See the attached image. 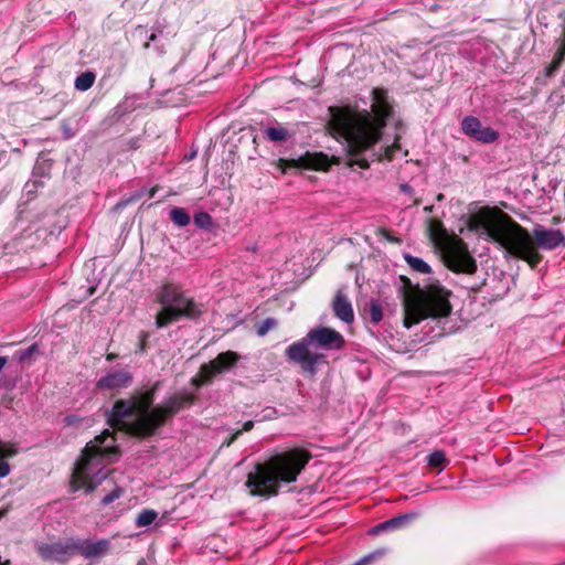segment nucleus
<instances>
[{
  "instance_id": "22",
  "label": "nucleus",
  "mask_w": 565,
  "mask_h": 565,
  "mask_svg": "<svg viewBox=\"0 0 565 565\" xmlns=\"http://www.w3.org/2000/svg\"><path fill=\"white\" fill-rule=\"evenodd\" d=\"M170 218L180 227H184L190 223V215L183 207H173L170 211Z\"/></svg>"
},
{
  "instance_id": "29",
  "label": "nucleus",
  "mask_w": 565,
  "mask_h": 565,
  "mask_svg": "<svg viewBox=\"0 0 565 565\" xmlns=\"http://www.w3.org/2000/svg\"><path fill=\"white\" fill-rule=\"evenodd\" d=\"M122 494H124V489L120 487H116L115 489H113L108 494H106L102 499L100 503L103 507L109 505L115 500L119 499Z\"/></svg>"
},
{
  "instance_id": "30",
  "label": "nucleus",
  "mask_w": 565,
  "mask_h": 565,
  "mask_svg": "<svg viewBox=\"0 0 565 565\" xmlns=\"http://www.w3.org/2000/svg\"><path fill=\"white\" fill-rule=\"evenodd\" d=\"M17 454L13 446L7 447L0 441V458L12 457Z\"/></svg>"
},
{
  "instance_id": "20",
  "label": "nucleus",
  "mask_w": 565,
  "mask_h": 565,
  "mask_svg": "<svg viewBox=\"0 0 565 565\" xmlns=\"http://www.w3.org/2000/svg\"><path fill=\"white\" fill-rule=\"evenodd\" d=\"M407 265L415 271L420 274H429L431 271L430 266L422 258L406 254L404 256Z\"/></svg>"
},
{
  "instance_id": "40",
  "label": "nucleus",
  "mask_w": 565,
  "mask_h": 565,
  "mask_svg": "<svg viewBox=\"0 0 565 565\" xmlns=\"http://www.w3.org/2000/svg\"><path fill=\"white\" fill-rule=\"evenodd\" d=\"M443 199H444V195L441 193L437 195L438 201H441Z\"/></svg>"
},
{
  "instance_id": "15",
  "label": "nucleus",
  "mask_w": 565,
  "mask_h": 565,
  "mask_svg": "<svg viewBox=\"0 0 565 565\" xmlns=\"http://www.w3.org/2000/svg\"><path fill=\"white\" fill-rule=\"evenodd\" d=\"M332 309L334 315L345 323L354 320V312L350 300L344 294L339 290L332 301Z\"/></svg>"
},
{
  "instance_id": "13",
  "label": "nucleus",
  "mask_w": 565,
  "mask_h": 565,
  "mask_svg": "<svg viewBox=\"0 0 565 565\" xmlns=\"http://www.w3.org/2000/svg\"><path fill=\"white\" fill-rule=\"evenodd\" d=\"M111 542L108 539H100L92 541L88 539H75L76 554L82 555L87 559L100 558L107 555L110 551Z\"/></svg>"
},
{
  "instance_id": "38",
  "label": "nucleus",
  "mask_w": 565,
  "mask_h": 565,
  "mask_svg": "<svg viewBox=\"0 0 565 565\" xmlns=\"http://www.w3.org/2000/svg\"><path fill=\"white\" fill-rule=\"evenodd\" d=\"M116 358H117V355H116V354H114V353H109V354H107V360H108V361H114Z\"/></svg>"
},
{
  "instance_id": "26",
  "label": "nucleus",
  "mask_w": 565,
  "mask_h": 565,
  "mask_svg": "<svg viewBox=\"0 0 565 565\" xmlns=\"http://www.w3.org/2000/svg\"><path fill=\"white\" fill-rule=\"evenodd\" d=\"M39 351V347L38 344H31L29 348L26 349H23V350H20L15 353V358L20 361V362H26V361H31L34 353H36Z\"/></svg>"
},
{
  "instance_id": "5",
  "label": "nucleus",
  "mask_w": 565,
  "mask_h": 565,
  "mask_svg": "<svg viewBox=\"0 0 565 565\" xmlns=\"http://www.w3.org/2000/svg\"><path fill=\"white\" fill-rule=\"evenodd\" d=\"M118 456L119 449L116 446V439L108 429H105L83 449L72 475L73 490L94 491L107 477L104 471L106 465L117 459Z\"/></svg>"
},
{
  "instance_id": "19",
  "label": "nucleus",
  "mask_w": 565,
  "mask_h": 565,
  "mask_svg": "<svg viewBox=\"0 0 565 565\" xmlns=\"http://www.w3.org/2000/svg\"><path fill=\"white\" fill-rule=\"evenodd\" d=\"M366 315H369L370 320L377 324L383 319V309L382 305L376 299H371L364 308Z\"/></svg>"
},
{
  "instance_id": "31",
  "label": "nucleus",
  "mask_w": 565,
  "mask_h": 565,
  "mask_svg": "<svg viewBox=\"0 0 565 565\" xmlns=\"http://www.w3.org/2000/svg\"><path fill=\"white\" fill-rule=\"evenodd\" d=\"M82 422V418L77 415H67L65 418H64V423L65 425L67 426H77L79 423Z\"/></svg>"
},
{
  "instance_id": "8",
  "label": "nucleus",
  "mask_w": 565,
  "mask_h": 565,
  "mask_svg": "<svg viewBox=\"0 0 565 565\" xmlns=\"http://www.w3.org/2000/svg\"><path fill=\"white\" fill-rule=\"evenodd\" d=\"M161 309L156 316L158 329L166 328L182 318L196 319L203 313V305L196 302L181 286L167 282L157 292Z\"/></svg>"
},
{
  "instance_id": "28",
  "label": "nucleus",
  "mask_w": 565,
  "mask_h": 565,
  "mask_svg": "<svg viewBox=\"0 0 565 565\" xmlns=\"http://www.w3.org/2000/svg\"><path fill=\"white\" fill-rule=\"evenodd\" d=\"M194 223L201 228H209L212 224V217L206 212H200L194 215Z\"/></svg>"
},
{
  "instance_id": "14",
  "label": "nucleus",
  "mask_w": 565,
  "mask_h": 565,
  "mask_svg": "<svg viewBox=\"0 0 565 565\" xmlns=\"http://www.w3.org/2000/svg\"><path fill=\"white\" fill-rule=\"evenodd\" d=\"M132 380V374L129 371H110L97 381L96 387L100 391H118L128 387Z\"/></svg>"
},
{
  "instance_id": "1",
  "label": "nucleus",
  "mask_w": 565,
  "mask_h": 565,
  "mask_svg": "<svg viewBox=\"0 0 565 565\" xmlns=\"http://www.w3.org/2000/svg\"><path fill=\"white\" fill-rule=\"evenodd\" d=\"M469 227L480 237L498 243L510 255L525 260L532 268L542 260L537 248L553 250L565 247V235L561 230L535 225L531 235L498 209H481L471 216Z\"/></svg>"
},
{
  "instance_id": "16",
  "label": "nucleus",
  "mask_w": 565,
  "mask_h": 565,
  "mask_svg": "<svg viewBox=\"0 0 565 565\" xmlns=\"http://www.w3.org/2000/svg\"><path fill=\"white\" fill-rule=\"evenodd\" d=\"M416 516L417 514L413 512L397 515L372 527L370 534L377 535L384 531L401 529Z\"/></svg>"
},
{
  "instance_id": "42",
  "label": "nucleus",
  "mask_w": 565,
  "mask_h": 565,
  "mask_svg": "<svg viewBox=\"0 0 565 565\" xmlns=\"http://www.w3.org/2000/svg\"><path fill=\"white\" fill-rule=\"evenodd\" d=\"M425 210L431 211V210H433V206L425 207Z\"/></svg>"
},
{
  "instance_id": "7",
  "label": "nucleus",
  "mask_w": 565,
  "mask_h": 565,
  "mask_svg": "<svg viewBox=\"0 0 565 565\" xmlns=\"http://www.w3.org/2000/svg\"><path fill=\"white\" fill-rule=\"evenodd\" d=\"M451 292L438 281L417 288L415 295L404 299V326L409 329L427 318H444L451 312Z\"/></svg>"
},
{
  "instance_id": "37",
  "label": "nucleus",
  "mask_w": 565,
  "mask_h": 565,
  "mask_svg": "<svg viewBox=\"0 0 565 565\" xmlns=\"http://www.w3.org/2000/svg\"><path fill=\"white\" fill-rule=\"evenodd\" d=\"M401 189H402V191H404V192H406V193H411V192H412V188H411V185H408V184H406V183H405V184H402V185H401Z\"/></svg>"
},
{
  "instance_id": "39",
  "label": "nucleus",
  "mask_w": 565,
  "mask_h": 565,
  "mask_svg": "<svg viewBox=\"0 0 565 565\" xmlns=\"http://www.w3.org/2000/svg\"><path fill=\"white\" fill-rule=\"evenodd\" d=\"M136 31H137V32H139V33H140V35H142L143 33H146V31H145V29H143L142 26H138V28L136 29Z\"/></svg>"
},
{
  "instance_id": "10",
  "label": "nucleus",
  "mask_w": 565,
  "mask_h": 565,
  "mask_svg": "<svg viewBox=\"0 0 565 565\" xmlns=\"http://www.w3.org/2000/svg\"><path fill=\"white\" fill-rule=\"evenodd\" d=\"M241 359L239 354L234 351L220 353L209 363H204L200 367L199 377L192 381L196 385H202L213 381L215 376L231 370Z\"/></svg>"
},
{
  "instance_id": "6",
  "label": "nucleus",
  "mask_w": 565,
  "mask_h": 565,
  "mask_svg": "<svg viewBox=\"0 0 565 565\" xmlns=\"http://www.w3.org/2000/svg\"><path fill=\"white\" fill-rule=\"evenodd\" d=\"M344 344L345 340L340 332L328 327H318L309 330L301 340L290 344L285 354L290 362L315 375L317 364L324 362L326 359V355L319 351L340 350Z\"/></svg>"
},
{
  "instance_id": "24",
  "label": "nucleus",
  "mask_w": 565,
  "mask_h": 565,
  "mask_svg": "<svg viewBox=\"0 0 565 565\" xmlns=\"http://www.w3.org/2000/svg\"><path fill=\"white\" fill-rule=\"evenodd\" d=\"M386 553H387V548H385V547L379 548L376 551H373L369 555H365L364 557L359 559L353 565H369L374 559L383 557Z\"/></svg>"
},
{
  "instance_id": "18",
  "label": "nucleus",
  "mask_w": 565,
  "mask_h": 565,
  "mask_svg": "<svg viewBox=\"0 0 565 565\" xmlns=\"http://www.w3.org/2000/svg\"><path fill=\"white\" fill-rule=\"evenodd\" d=\"M264 136L273 142H282L290 138V132L287 128L277 124L276 126L267 127L264 130Z\"/></svg>"
},
{
  "instance_id": "23",
  "label": "nucleus",
  "mask_w": 565,
  "mask_h": 565,
  "mask_svg": "<svg viewBox=\"0 0 565 565\" xmlns=\"http://www.w3.org/2000/svg\"><path fill=\"white\" fill-rule=\"evenodd\" d=\"M158 518V513L154 510H142L137 519H136V525L138 527L148 526Z\"/></svg>"
},
{
  "instance_id": "11",
  "label": "nucleus",
  "mask_w": 565,
  "mask_h": 565,
  "mask_svg": "<svg viewBox=\"0 0 565 565\" xmlns=\"http://www.w3.org/2000/svg\"><path fill=\"white\" fill-rule=\"evenodd\" d=\"M39 555L46 562L65 563L76 555L75 539L71 537L64 542L43 543L36 547Z\"/></svg>"
},
{
  "instance_id": "25",
  "label": "nucleus",
  "mask_w": 565,
  "mask_h": 565,
  "mask_svg": "<svg viewBox=\"0 0 565 565\" xmlns=\"http://www.w3.org/2000/svg\"><path fill=\"white\" fill-rule=\"evenodd\" d=\"M427 462L430 467L441 468L446 462V456L444 451H434L427 457Z\"/></svg>"
},
{
  "instance_id": "34",
  "label": "nucleus",
  "mask_w": 565,
  "mask_h": 565,
  "mask_svg": "<svg viewBox=\"0 0 565 565\" xmlns=\"http://www.w3.org/2000/svg\"><path fill=\"white\" fill-rule=\"evenodd\" d=\"M242 434V430L235 431L227 440L223 443V446L230 447Z\"/></svg>"
},
{
  "instance_id": "9",
  "label": "nucleus",
  "mask_w": 565,
  "mask_h": 565,
  "mask_svg": "<svg viewBox=\"0 0 565 565\" xmlns=\"http://www.w3.org/2000/svg\"><path fill=\"white\" fill-rule=\"evenodd\" d=\"M430 239L444 252L448 266L454 271L472 274L477 269L473 257L461 239L450 237L438 220L428 222Z\"/></svg>"
},
{
  "instance_id": "36",
  "label": "nucleus",
  "mask_w": 565,
  "mask_h": 565,
  "mask_svg": "<svg viewBox=\"0 0 565 565\" xmlns=\"http://www.w3.org/2000/svg\"><path fill=\"white\" fill-rule=\"evenodd\" d=\"M254 427V422L253 420H247L246 423H244L243 425V428L241 429L242 431H249L252 430Z\"/></svg>"
},
{
  "instance_id": "33",
  "label": "nucleus",
  "mask_w": 565,
  "mask_h": 565,
  "mask_svg": "<svg viewBox=\"0 0 565 565\" xmlns=\"http://www.w3.org/2000/svg\"><path fill=\"white\" fill-rule=\"evenodd\" d=\"M10 473V466L6 462L0 460V478L7 477Z\"/></svg>"
},
{
  "instance_id": "2",
  "label": "nucleus",
  "mask_w": 565,
  "mask_h": 565,
  "mask_svg": "<svg viewBox=\"0 0 565 565\" xmlns=\"http://www.w3.org/2000/svg\"><path fill=\"white\" fill-rule=\"evenodd\" d=\"M159 387L160 382H156L150 390L116 401L113 408L107 412L109 426L132 436L149 437L154 435L168 418L193 403L192 394L180 392L167 397L161 405L152 407Z\"/></svg>"
},
{
  "instance_id": "27",
  "label": "nucleus",
  "mask_w": 565,
  "mask_h": 565,
  "mask_svg": "<svg viewBox=\"0 0 565 565\" xmlns=\"http://www.w3.org/2000/svg\"><path fill=\"white\" fill-rule=\"evenodd\" d=\"M277 327V321L274 318H266L257 327V335L264 337L267 332Z\"/></svg>"
},
{
  "instance_id": "4",
  "label": "nucleus",
  "mask_w": 565,
  "mask_h": 565,
  "mask_svg": "<svg viewBox=\"0 0 565 565\" xmlns=\"http://www.w3.org/2000/svg\"><path fill=\"white\" fill-rule=\"evenodd\" d=\"M311 454L301 448H294L256 463L247 475L245 486L252 495L274 497L279 492L281 483H292L305 469Z\"/></svg>"
},
{
  "instance_id": "21",
  "label": "nucleus",
  "mask_w": 565,
  "mask_h": 565,
  "mask_svg": "<svg viewBox=\"0 0 565 565\" xmlns=\"http://www.w3.org/2000/svg\"><path fill=\"white\" fill-rule=\"evenodd\" d=\"M95 74L90 71L84 72L75 79V88L81 92L89 89L95 83Z\"/></svg>"
},
{
  "instance_id": "17",
  "label": "nucleus",
  "mask_w": 565,
  "mask_h": 565,
  "mask_svg": "<svg viewBox=\"0 0 565 565\" xmlns=\"http://www.w3.org/2000/svg\"><path fill=\"white\" fill-rule=\"evenodd\" d=\"M298 162L300 167L313 170H327L330 167L328 156L322 152H307L298 159Z\"/></svg>"
},
{
  "instance_id": "35",
  "label": "nucleus",
  "mask_w": 565,
  "mask_h": 565,
  "mask_svg": "<svg viewBox=\"0 0 565 565\" xmlns=\"http://www.w3.org/2000/svg\"><path fill=\"white\" fill-rule=\"evenodd\" d=\"M157 38H158V35H157V33H156V32L151 33V34H150V36L148 38V41H147V42H145V44H143V49H145V50H148V49L150 47V43H151V42H154V41L157 40Z\"/></svg>"
},
{
  "instance_id": "41",
  "label": "nucleus",
  "mask_w": 565,
  "mask_h": 565,
  "mask_svg": "<svg viewBox=\"0 0 565 565\" xmlns=\"http://www.w3.org/2000/svg\"><path fill=\"white\" fill-rule=\"evenodd\" d=\"M6 514L4 510H0V519Z\"/></svg>"
},
{
  "instance_id": "32",
  "label": "nucleus",
  "mask_w": 565,
  "mask_h": 565,
  "mask_svg": "<svg viewBox=\"0 0 565 565\" xmlns=\"http://www.w3.org/2000/svg\"><path fill=\"white\" fill-rule=\"evenodd\" d=\"M147 339H148V333L145 331H141L139 333V350L141 352H145L147 349Z\"/></svg>"
},
{
  "instance_id": "3",
  "label": "nucleus",
  "mask_w": 565,
  "mask_h": 565,
  "mask_svg": "<svg viewBox=\"0 0 565 565\" xmlns=\"http://www.w3.org/2000/svg\"><path fill=\"white\" fill-rule=\"evenodd\" d=\"M372 97V113H345L335 118V125L347 141L348 154L351 157L349 164H356L362 169L369 168V161L362 152L380 140L382 129L392 111L385 89L374 88Z\"/></svg>"
},
{
  "instance_id": "12",
  "label": "nucleus",
  "mask_w": 565,
  "mask_h": 565,
  "mask_svg": "<svg viewBox=\"0 0 565 565\" xmlns=\"http://www.w3.org/2000/svg\"><path fill=\"white\" fill-rule=\"evenodd\" d=\"M461 129L467 136L486 143L494 142L499 138L498 131L491 127H483L481 121L473 116L462 119Z\"/></svg>"
}]
</instances>
